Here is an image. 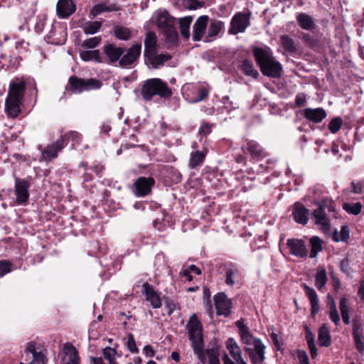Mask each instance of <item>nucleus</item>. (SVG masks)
Masks as SVG:
<instances>
[{
    "label": "nucleus",
    "mask_w": 364,
    "mask_h": 364,
    "mask_svg": "<svg viewBox=\"0 0 364 364\" xmlns=\"http://www.w3.org/2000/svg\"><path fill=\"white\" fill-rule=\"evenodd\" d=\"M225 345L230 354L232 355L235 362L242 359V350L234 338H228L225 343Z\"/></svg>",
    "instance_id": "c756f323"
},
{
    "label": "nucleus",
    "mask_w": 364,
    "mask_h": 364,
    "mask_svg": "<svg viewBox=\"0 0 364 364\" xmlns=\"http://www.w3.org/2000/svg\"><path fill=\"white\" fill-rule=\"evenodd\" d=\"M224 28V23L220 21H213L208 28V38L217 36Z\"/></svg>",
    "instance_id": "79ce46f5"
},
{
    "label": "nucleus",
    "mask_w": 364,
    "mask_h": 364,
    "mask_svg": "<svg viewBox=\"0 0 364 364\" xmlns=\"http://www.w3.org/2000/svg\"><path fill=\"white\" fill-rule=\"evenodd\" d=\"M157 37L154 32L148 31L144 40V55L156 52Z\"/></svg>",
    "instance_id": "a878e982"
},
{
    "label": "nucleus",
    "mask_w": 364,
    "mask_h": 364,
    "mask_svg": "<svg viewBox=\"0 0 364 364\" xmlns=\"http://www.w3.org/2000/svg\"><path fill=\"white\" fill-rule=\"evenodd\" d=\"M80 56L83 61L94 60L96 63H102V60L100 56V53L98 50H80Z\"/></svg>",
    "instance_id": "473e14b6"
},
{
    "label": "nucleus",
    "mask_w": 364,
    "mask_h": 364,
    "mask_svg": "<svg viewBox=\"0 0 364 364\" xmlns=\"http://www.w3.org/2000/svg\"><path fill=\"white\" fill-rule=\"evenodd\" d=\"M115 36L120 40L127 41L130 38V31L127 28L117 27L114 30Z\"/></svg>",
    "instance_id": "de8ad7c7"
},
{
    "label": "nucleus",
    "mask_w": 364,
    "mask_h": 364,
    "mask_svg": "<svg viewBox=\"0 0 364 364\" xmlns=\"http://www.w3.org/2000/svg\"><path fill=\"white\" fill-rule=\"evenodd\" d=\"M318 339L321 346L328 347L331 345L330 332L326 324H323L319 328Z\"/></svg>",
    "instance_id": "72a5a7b5"
},
{
    "label": "nucleus",
    "mask_w": 364,
    "mask_h": 364,
    "mask_svg": "<svg viewBox=\"0 0 364 364\" xmlns=\"http://www.w3.org/2000/svg\"><path fill=\"white\" fill-rule=\"evenodd\" d=\"M102 23L100 21H88L83 24L82 30L87 35L96 33L100 29Z\"/></svg>",
    "instance_id": "ea45409f"
},
{
    "label": "nucleus",
    "mask_w": 364,
    "mask_h": 364,
    "mask_svg": "<svg viewBox=\"0 0 364 364\" xmlns=\"http://www.w3.org/2000/svg\"><path fill=\"white\" fill-rule=\"evenodd\" d=\"M354 342L357 350L360 352L364 350V336L363 335H355L353 336Z\"/></svg>",
    "instance_id": "6e6d98bb"
},
{
    "label": "nucleus",
    "mask_w": 364,
    "mask_h": 364,
    "mask_svg": "<svg viewBox=\"0 0 364 364\" xmlns=\"http://www.w3.org/2000/svg\"><path fill=\"white\" fill-rule=\"evenodd\" d=\"M116 354L117 351L110 347H106L103 349V355L109 361V364L117 363L115 360Z\"/></svg>",
    "instance_id": "09e8293b"
},
{
    "label": "nucleus",
    "mask_w": 364,
    "mask_h": 364,
    "mask_svg": "<svg viewBox=\"0 0 364 364\" xmlns=\"http://www.w3.org/2000/svg\"><path fill=\"white\" fill-rule=\"evenodd\" d=\"M191 16H185L179 19V26L181 36L188 39L190 37L189 28L192 22Z\"/></svg>",
    "instance_id": "4c0bfd02"
},
{
    "label": "nucleus",
    "mask_w": 364,
    "mask_h": 364,
    "mask_svg": "<svg viewBox=\"0 0 364 364\" xmlns=\"http://www.w3.org/2000/svg\"><path fill=\"white\" fill-rule=\"evenodd\" d=\"M155 183L151 177H139L134 183V193L137 197H143L148 195Z\"/></svg>",
    "instance_id": "2eb2a0df"
},
{
    "label": "nucleus",
    "mask_w": 364,
    "mask_h": 364,
    "mask_svg": "<svg viewBox=\"0 0 364 364\" xmlns=\"http://www.w3.org/2000/svg\"><path fill=\"white\" fill-rule=\"evenodd\" d=\"M246 148L248 152L254 158L260 159L266 156V153L263 149L255 141L247 140L246 143Z\"/></svg>",
    "instance_id": "2f4dec72"
},
{
    "label": "nucleus",
    "mask_w": 364,
    "mask_h": 364,
    "mask_svg": "<svg viewBox=\"0 0 364 364\" xmlns=\"http://www.w3.org/2000/svg\"><path fill=\"white\" fill-rule=\"evenodd\" d=\"M252 53L256 63L264 76L279 78L282 75V65L274 58L270 48L267 46L255 47L252 49Z\"/></svg>",
    "instance_id": "f257e3e1"
},
{
    "label": "nucleus",
    "mask_w": 364,
    "mask_h": 364,
    "mask_svg": "<svg viewBox=\"0 0 364 364\" xmlns=\"http://www.w3.org/2000/svg\"><path fill=\"white\" fill-rule=\"evenodd\" d=\"M329 316L331 320L338 326L340 323V317L336 309V303L333 300L329 304Z\"/></svg>",
    "instance_id": "a18cd8bd"
},
{
    "label": "nucleus",
    "mask_w": 364,
    "mask_h": 364,
    "mask_svg": "<svg viewBox=\"0 0 364 364\" xmlns=\"http://www.w3.org/2000/svg\"><path fill=\"white\" fill-rule=\"evenodd\" d=\"M305 338L306 342L309 344L314 343V334L306 327Z\"/></svg>",
    "instance_id": "0e129e2a"
},
{
    "label": "nucleus",
    "mask_w": 364,
    "mask_h": 364,
    "mask_svg": "<svg viewBox=\"0 0 364 364\" xmlns=\"http://www.w3.org/2000/svg\"><path fill=\"white\" fill-rule=\"evenodd\" d=\"M21 101L7 97L5 102L6 110L8 115L12 118L16 117L21 112Z\"/></svg>",
    "instance_id": "c85d7f7f"
},
{
    "label": "nucleus",
    "mask_w": 364,
    "mask_h": 364,
    "mask_svg": "<svg viewBox=\"0 0 364 364\" xmlns=\"http://www.w3.org/2000/svg\"><path fill=\"white\" fill-rule=\"evenodd\" d=\"M236 326L239 330L241 342L245 345V347L251 348L262 343L259 338L253 336L249 328L241 321H237Z\"/></svg>",
    "instance_id": "f8f14e48"
},
{
    "label": "nucleus",
    "mask_w": 364,
    "mask_h": 364,
    "mask_svg": "<svg viewBox=\"0 0 364 364\" xmlns=\"http://www.w3.org/2000/svg\"><path fill=\"white\" fill-rule=\"evenodd\" d=\"M165 308L167 310V314L171 315L176 309V304L173 302L167 301L166 302Z\"/></svg>",
    "instance_id": "69168bd1"
},
{
    "label": "nucleus",
    "mask_w": 364,
    "mask_h": 364,
    "mask_svg": "<svg viewBox=\"0 0 364 364\" xmlns=\"http://www.w3.org/2000/svg\"><path fill=\"white\" fill-rule=\"evenodd\" d=\"M296 21L299 26L306 31H312L316 28V23L313 17L305 13H299L296 16Z\"/></svg>",
    "instance_id": "cd10ccee"
},
{
    "label": "nucleus",
    "mask_w": 364,
    "mask_h": 364,
    "mask_svg": "<svg viewBox=\"0 0 364 364\" xmlns=\"http://www.w3.org/2000/svg\"><path fill=\"white\" fill-rule=\"evenodd\" d=\"M208 20V17L207 16H201L195 22L193 31V40L194 41L201 40L207 27Z\"/></svg>",
    "instance_id": "4be33fe9"
},
{
    "label": "nucleus",
    "mask_w": 364,
    "mask_h": 364,
    "mask_svg": "<svg viewBox=\"0 0 364 364\" xmlns=\"http://www.w3.org/2000/svg\"><path fill=\"white\" fill-rule=\"evenodd\" d=\"M70 90L74 93L99 89L102 84L100 80L90 78L84 80L76 76H71L68 80Z\"/></svg>",
    "instance_id": "423d86ee"
},
{
    "label": "nucleus",
    "mask_w": 364,
    "mask_h": 364,
    "mask_svg": "<svg viewBox=\"0 0 364 364\" xmlns=\"http://www.w3.org/2000/svg\"><path fill=\"white\" fill-rule=\"evenodd\" d=\"M287 245L289 249V252L299 258L306 257L308 255V250L304 242L299 239H288Z\"/></svg>",
    "instance_id": "dca6fc26"
},
{
    "label": "nucleus",
    "mask_w": 364,
    "mask_h": 364,
    "mask_svg": "<svg viewBox=\"0 0 364 364\" xmlns=\"http://www.w3.org/2000/svg\"><path fill=\"white\" fill-rule=\"evenodd\" d=\"M103 52L107 57L109 63H113L118 60L119 61L124 50L121 47H117L110 43L104 47Z\"/></svg>",
    "instance_id": "5701e85b"
},
{
    "label": "nucleus",
    "mask_w": 364,
    "mask_h": 364,
    "mask_svg": "<svg viewBox=\"0 0 364 364\" xmlns=\"http://www.w3.org/2000/svg\"><path fill=\"white\" fill-rule=\"evenodd\" d=\"M127 346L132 353H138L139 350L136 346V343L132 334L129 333L127 337Z\"/></svg>",
    "instance_id": "5fc2aeb1"
},
{
    "label": "nucleus",
    "mask_w": 364,
    "mask_h": 364,
    "mask_svg": "<svg viewBox=\"0 0 364 364\" xmlns=\"http://www.w3.org/2000/svg\"><path fill=\"white\" fill-rule=\"evenodd\" d=\"M205 159V154L203 152L196 151L192 152L191 154V159L189 165L192 168L200 165Z\"/></svg>",
    "instance_id": "37998d69"
},
{
    "label": "nucleus",
    "mask_w": 364,
    "mask_h": 364,
    "mask_svg": "<svg viewBox=\"0 0 364 364\" xmlns=\"http://www.w3.org/2000/svg\"><path fill=\"white\" fill-rule=\"evenodd\" d=\"M358 294L360 299L364 301V279L360 282V286L358 289Z\"/></svg>",
    "instance_id": "774afa93"
},
{
    "label": "nucleus",
    "mask_w": 364,
    "mask_h": 364,
    "mask_svg": "<svg viewBox=\"0 0 364 364\" xmlns=\"http://www.w3.org/2000/svg\"><path fill=\"white\" fill-rule=\"evenodd\" d=\"M30 183L24 179L16 178L15 179V194L16 203L19 205L27 203L29 198Z\"/></svg>",
    "instance_id": "9b49d317"
},
{
    "label": "nucleus",
    "mask_w": 364,
    "mask_h": 364,
    "mask_svg": "<svg viewBox=\"0 0 364 364\" xmlns=\"http://www.w3.org/2000/svg\"><path fill=\"white\" fill-rule=\"evenodd\" d=\"M153 68L157 69L163 66L165 62L171 59L172 56L169 54H159L157 55L156 52L150 53L145 56Z\"/></svg>",
    "instance_id": "393cba45"
},
{
    "label": "nucleus",
    "mask_w": 364,
    "mask_h": 364,
    "mask_svg": "<svg viewBox=\"0 0 364 364\" xmlns=\"http://www.w3.org/2000/svg\"><path fill=\"white\" fill-rule=\"evenodd\" d=\"M60 138H65L66 145L68 144L69 140L76 141H77L80 139V135L77 132H70L68 134L62 136Z\"/></svg>",
    "instance_id": "bf43d9fd"
},
{
    "label": "nucleus",
    "mask_w": 364,
    "mask_h": 364,
    "mask_svg": "<svg viewBox=\"0 0 364 364\" xmlns=\"http://www.w3.org/2000/svg\"><path fill=\"white\" fill-rule=\"evenodd\" d=\"M141 94L145 100H151L154 95L168 97L172 95L167 84L159 78H151L146 80L142 85Z\"/></svg>",
    "instance_id": "20e7f679"
},
{
    "label": "nucleus",
    "mask_w": 364,
    "mask_h": 364,
    "mask_svg": "<svg viewBox=\"0 0 364 364\" xmlns=\"http://www.w3.org/2000/svg\"><path fill=\"white\" fill-rule=\"evenodd\" d=\"M343 208L348 213L357 215L362 210V204L360 203H355L353 204L346 203L343 205Z\"/></svg>",
    "instance_id": "c03bdc74"
},
{
    "label": "nucleus",
    "mask_w": 364,
    "mask_h": 364,
    "mask_svg": "<svg viewBox=\"0 0 364 364\" xmlns=\"http://www.w3.org/2000/svg\"><path fill=\"white\" fill-rule=\"evenodd\" d=\"M186 329L194 353L203 363H205V355L203 351V326L196 314H193L189 318Z\"/></svg>",
    "instance_id": "f03ea898"
},
{
    "label": "nucleus",
    "mask_w": 364,
    "mask_h": 364,
    "mask_svg": "<svg viewBox=\"0 0 364 364\" xmlns=\"http://www.w3.org/2000/svg\"><path fill=\"white\" fill-rule=\"evenodd\" d=\"M311 244V252L309 257L314 258L317 256L318 253L321 251V240L318 237H312L309 240Z\"/></svg>",
    "instance_id": "a19ab883"
},
{
    "label": "nucleus",
    "mask_w": 364,
    "mask_h": 364,
    "mask_svg": "<svg viewBox=\"0 0 364 364\" xmlns=\"http://www.w3.org/2000/svg\"><path fill=\"white\" fill-rule=\"evenodd\" d=\"M296 355L301 364H309L308 355L304 350H298Z\"/></svg>",
    "instance_id": "052dcab7"
},
{
    "label": "nucleus",
    "mask_w": 364,
    "mask_h": 364,
    "mask_svg": "<svg viewBox=\"0 0 364 364\" xmlns=\"http://www.w3.org/2000/svg\"><path fill=\"white\" fill-rule=\"evenodd\" d=\"M25 82L16 80L10 83L8 97L21 100L25 92Z\"/></svg>",
    "instance_id": "aec40b11"
},
{
    "label": "nucleus",
    "mask_w": 364,
    "mask_h": 364,
    "mask_svg": "<svg viewBox=\"0 0 364 364\" xmlns=\"http://www.w3.org/2000/svg\"><path fill=\"white\" fill-rule=\"evenodd\" d=\"M58 15L61 18H67L75 11V6L72 0H59L56 6Z\"/></svg>",
    "instance_id": "412c9836"
},
{
    "label": "nucleus",
    "mask_w": 364,
    "mask_h": 364,
    "mask_svg": "<svg viewBox=\"0 0 364 364\" xmlns=\"http://www.w3.org/2000/svg\"><path fill=\"white\" fill-rule=\"evenodd\" d=\"M66 146L65 138H60L53 144L48 145L41 151V161H48L58 156V153Z\"/></svg>",
    "instance_id": "ddd939ff"
},
{
    "label": "nucleus",
    "mask_w": 364,
    "mask_h": 364,
    "mask_svg": "<svg viewBox=\"0 0 364 364\" xmlns=\"http://www.w3.org/2000/svg\"><path fill=\"white\" fill-rule=\"evenodd\" d=\"M342 126V119L340 117L333 119L328 124V129L331 133L335 134L339 131Z\"/></svg>",
    "instance_id": "3c124183"
},
{
    "label": "nucleus",
    "mask_w": 364,
    "mask_h": 364,
    "mask_svg": "<svg viewBox=\"0 0 364 364\" xmlns=\"http://www.w3.org/2000/svg\"><path fill=\"white\" fill-rule=\"evenodd\" d=\"M327 275L326 269L322 267H319L317 269L316 275V282H315V286L319 290L321 291L322 288L325 287L326 282H327Z\"/></svg>",
    "instance_id": "e433bc0d"
},
{
    "label": "nucleus",
    "mask_w": 364,
    "mask_h": 364,
    "mask_svg": "<svg viewBox=\"0 0 364 364\" xmlns=\"http://www.w3.org/2000/svg\"><path fill=\"white\" fill-rule=\"evenodd\" d=\"M350 237V230L347 225H343L341 231L335 230L333 234V239L336 242H346Z\"/></svg>",
    "instance_id": "58836bf2"
},
{
    "label": "nucleus",
    "mask_w": 364,
    "mask_h": 364,
    "mask_svg": "<svg viewBox=\"0 0 364 364\" xmlns=\"http://www.w3.org/2000/svg\"><path fill=\"white\" fill-rule=\"evenodd\" d=\"M339 308L341 310V316L349 315V306L348 301L346 298H342L340 300Z\"/></svg>",
    "instance_id": "4d7b16f0"
},
{
    "label": "nucleus",
    "mask_w": 364,
    "mask_h": 364,
    "mask_svg": "<svg viewBox=\"0 0 364 364\" xmlns=\"http://www.w3.org/2000/svg\"><path fill=\"white\" fill-rule=\"evenodd\" d=\"M104 11H107V6L105 4H99L92 9L90 14L93 16H97Z\"/></svg>",
    "instance_id": "13d9d810"
},
{
    "label": "nucleus",
    "mask_w": 364,
    "mask_h": 364,
    "mask_svg": "<svg viewBox=\"0 0 364 364\" xmlns=\"http://www.w3.org/2000/svg\"><path fill=\"white\" fill-rule=\"evenodd\" d=\"M306 102V95L304 93H299L295 98V103L298 107H302Z\"/></svg>",
    "instance_id": "680f3d73"
},
{
    "label": "nucleus",
    "mask_w": 364,
    "mask_h": 364,
    "mask_svg": "<svg viewBox=\"0 0 364 364\" xmlns=\"http://www.w3.org/2000/svg\"><path fill=\"white\" fill-rule=\"evenodd\" d=\"M240 277V272L236 266L228 267L225 272V283L229 286H233L235 280Z\"/></svg>",
    "instance_id": "c9c22d12"
},
{
    "label": "nucleus",
    "mask_w": 364,
    "mask_h": 364,
    "mask_svg": "<svg viewBox=\"0 0 364 364\" xmlns=\"http://www.w3.org/2000/svg\"><path fill=\"white\" fill-rule=\"evenodd\" d=\"M23 356L27 363L21 362L20 364H46L45 355L36 350V343L33 341L27 343Z\"/></svg>",
    "instance_id": "6e6552de"
},
{
    "label": "nucleus",
    "mask_w": 364,
    "mask_h": 364,
    "mask_svg": "<svg viewBox=\"0 0 364 364\" xmlns=\"http://www.w3.org/2000/svg\"><path fill=\"white\" fill-rule=\"evenodd\" d=\"M363 334V324L358 319L353 321V336Z\"/></svg>",
    "instance_id": "864d4df0"
},
{
    "label": "nucleus",
    "mask_w": 364,
    "mask_h": 364,
    "mask_svg": "<svg viewBox=\"0 0 364 364\" xmlns=\"http://www.w3.org/2000/svg\"><path fill=\"white\" fill-rule=\"evenodd\" d=\"M210 132L211 128L208 124H203L199 129V133L203 135H206L209 134Z\"/></svg>",
    "instance_id": "338daca9"
},
{
    "label": "nucleus",
    "mask_w": 364,
    "mask_h": 364,
    "mask_svg": "<svg viewBox=\"0 0 364 364\" xmlns=\"http://www.w3.org/2000/svg\"><path fill=\"white\" fill-rule=\"evenodd\" d=\"M336 213L331 201L323 200L318 207L313 212L315 218V224L320 227V229L327 232L330 230V218H336Z\"/></svg>",
    "instance_id": "7ed1b4c3"
},
{
    "label": "nucleus",
    "mask_w": 364,
    "mask_h": 364,
    "mask_svg": "<svg viewBox=\"0 0 364 364\" xmlns=\"http://www.w3.org/2000/svg\"><path fill=\"white\" fill-rule=\"evenodd\" d=\"M143 353L146 355V357H154L155 355V351L153 349V348L149 346L146 345L143 348Z\"/></svg>",
    "instance_id": "e2e57ef3"
},
{
    "label": "nucleus",
    "mask_w": 364,
    "mask_h": 364,
    "mask_svg": "<svg viewBox=\"0 0 364 364\" xmlns=\"http://www.w3.org/2000/svg\"><path fill=\"white\" fill-rule=\"evenodd\" d=\"M250 13H236L230 21V26L228 31L229 34L236 35L240 33H244L250 25Z\"/></svg>",
    "instance_id": "0eeeda50"
},
{
    "label": "nucleus",
    "mask_w": 364,
    "mask_h": 364,
    "mask_svg": "<svg viewBox=\"0 0 364 364\" xmlns=\"http://www.w3.org/2000/svg\"><path fill=\"white\" fill-rule=\"evenodd\" d=\"M280 42L282 48L285 51L290 54H295L297 53L298 45L294 40L288 35H282L280 36Z\"/></svg>",
    "instance_id": "7c9ffc66"
},
{
    "label": "nucleus",
    "mask_w": 364,
    "mask_h": 364,
    "mask_svg": "<svg viewBox=\"0 0 364 364\" xmlns=\"http://www.w3.org/2000/svg\"><path fill=\"white\" fill-rule=\"evenodd\" d=\"M215 306L218 315L228 316L230 314L231 301L224 293H218L214 297Z\"/></svg>",
    "instance_id": "a211bd4d"
},
{
    "label": "nucleus",
    "mask_w": 364,
    "mask_h": 364,
    "mask_svg": "<svg viewBox=\"0 0 364 364\" xmlns=\"http://www.w3.org/2000/svg\"><path fill=\"white\" fill-rule=\"evenodd\" d=\"M156 24L166 37V41L173 43L178 39V32L174 26L175 18L164 11L156 12Z\"/></svg>",
    "instance_id": "39448f33"
},
{
    "label": "nucleus",
    "mask_w": 364,
    "mask_h": 364,
    "mask_svg": "<svg viewBox=\"0 0 364 364\" xmlns=\"http://www.w3.org/2000/svg\"><path fill=\"white\" fill-rule=\"evenodd\" d=\"M205 357L208 359L209 364H220L218 359V353L217 350L213 349H208L205 353Z\"/></svg>",
    "instance_id": "8fccbe9b"
},
{
    "label": "nucleus",
    "mask_w": 364,
    "mask_h": 364,
    "mask_svg": "<svg viewBox=\"0 0 364 364\" xmlns=\"http://www.w3.org/2000/svg\"><path fill=\"white\" fill-rule=\"evenodd\" d=\"M265 348L266 346L262 343L251 348L244 347L252 364H262L265 360Z\"/></svg>",
    "instance_id": "4468645a"
},
{
    "label": "nucleus",
    "mask_w": 364,
    "mask_h": 364,
    "mask_svg": "<svg viewBox=\"0 0 364 364\" xmlns=\"http://www.w3.org/2000/svg\"><path fill=\"white\" fill-rule=\"evenodd\" d=\"M12 264L6 260L0 261V277L11 271Z\"/></svg>",
    "instance_id": "603ef678"
},
{
    "label": "nucleus",
    "mask_w": 364,
    "mask_h": 364,
    "mask_svg": "<svg viewBox=\"0 0 364 364\" xmlns=\"http://www.w3.org/2000/svg\"><path fill=\"white\" fill-rule=\"evenodd\" d=\"M292 215L295 222L306 225L309 221V210L302 203L296 202L294 205Z\"/></svg>",
    "instance_id": "6ab92c4d"
},
{
    "label": "nucleus",
    "mask_w": 364,
    "mask_h": 364,
    "mask_svg": "<svg viewBox=\"0 0 364 364\" xmlns=\"http://www.w3.org/2000/svg\"><path fill=\"white\" fill-rule=\"evenodd\" d=\"M240 68L246 75L252 77L255 79H257L259 75L258 71L254 68L252 62L250 60H242Z\"/></svg>",
    "instance_id": "f704fd0d"
},
{
    "label": "nucleus",
    "mask_w": 364,
    "mask_h": 364,
    "mask_svg": "<svg viewBox=\"0 0 364 364\" xmlns=\"http://www.w3.org/2000/svg\"><path fill=\"white\" fill-rule=\"evenodd\" d=\"M61 364H80V356L76 348L70 343L63 345L60 352Z\"/></svg>",
    "instance_id": "1a4fd4ad"
},
{
    "label": "nucleus",
    "mask_w": 364,
    "mask_h": 364,
    "mask_svg": "<svg viewBox=\"0 0 364 364\" xmlns=\"http://www.w3.org/2000/svg\"><path fill=\"white\" fill-rule=\"evenodd\" d=\"M303 288L305 291L306 296H308L311 306V314L314 316L319 311V304L318 296L314 289L309 287L306 284H303Z\"/></svg>",
    "instance_id": "bb28decb"
},
{
    "label": "nucleus",
    "mask_w": 364,
    "mask_h": 364,
    "mask_svg": "<svg viewBox=\"0 0 364 364\" xmlns=\"http://www.w3.org/2000/svg\"><path fill=\"white\" fill-rule=\"evenodd\" d=\"M101 42V37L96 36L93 38H88L85 40L81 46L85 48H95L97 47Z\"/></svg>",
    "instance_id": "49530a36"
},
{
    "label": "nucleus",
    "mask_w": 364,
    "mask_h": 364,
    "mask_svg": "<svg viewBox=\"0 0 364 364\" xmlns=\"http://www.w3.org/2000/svg\"><path fill=\"white\" fill-rule=\"evenodd\" d=\"M142 294L145 296L146 300L149 301L154 309H159L161 306L160 294L154 290V287L149 283L145 282L142 285Z\"/></svg>",
    "instance_id": "f3484780"
},
{
    "label": "nucleus",
    "mask_w": 364,
    "mask_h": 364,
    "mask_svg": "<svg viewBox=\"0 0 364 364\" xmlns=\"http://www.w3.org/2000/svg\"><path fill=\"white\" fill-rule=\"evenodd\" d=\"M304 115L308 120L319 123L326 117V113L323 108H306Z\"/></svg>",
    "instance_id": "b1692460"
},
{
    "label": "nucleus",
    "mask_w": 364,
    "mask_h": 364,
    "mask_svg": "<svg viewBox=\"0 0 364 364\" xmlns=\"http://www.w3.org/2000/svg\"><path fill=\"white\" fill-rule=\"evenodd\" d=\"M141 45L136 43L129 48L126 53L122 55L119 65L122 68H128L134 65L141 55Z\"/></svg>",
    "instance_id": "9d476101"
}]
</instances>
